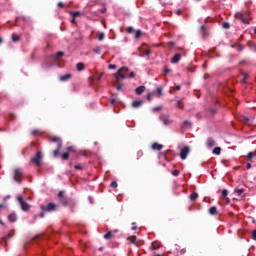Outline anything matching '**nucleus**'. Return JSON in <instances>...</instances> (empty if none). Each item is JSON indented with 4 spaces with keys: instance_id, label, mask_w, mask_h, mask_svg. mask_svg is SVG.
<instances>
[{
    "instance_id": "f257e3e1",
    "label": "nucleus",
    "mask_w": 256,
    "mask_h": 256,
    "mask_svg": "<svg viewBox=\"0 0 256 256\" xmlns=\"http://www.w3.org/2000/svg\"><path fill=\"white\" fill-rule=\"evenodd\" d=\"M128 72V68L126 66L121 67L118 69V72L114 74L115 79L117 80L116 84H115V89H117V91H121L123 89V84L119 83L122 80L127 79V76H125V73Z\"/></svg>"
},
{
    "instance_id": "f03ea898",
    "label": "nucleus",
    "mask_w": 256,
    "mask_h": 256,
    "mask_svg": "<svg viewBox=\"0 0 256 256\" xmlns=\"http://www.w3.org/2000/svg\"><path fill=\"white\" fill-rule=\"evenodd\" d=\"M48 141L50 143H56V149L53 150V157H59V152L62 149L63 143H62V139L58 136H50L48 137Z\"/></svg>"
},
{
    "instance_id": "7ed1b4c3",
    "label": "nucleus",
    "mask_w": 256,
    "mask_h": 256,
    "mask_svg": "<svg viewBox=\"0 0 256 256\" xmlns=\"http://www.w3.org/2000/svg\"><path fill=\"white\" fill-rule=\"evenodd\" d=\"M59 206L58 204L50 202L49 204H46L45 206H41V212H56L58 210Z\"/></svg>"
},
{
    "instance_id": "20e7f679",
    "label": "nucleus",
    "mask_w": 256,
    "mask_h": 256,
    "mask_svg": "<svg viewBox=\"0 0 256 256\" xmlns=\"http://www.w3.org/2000/svg\"><path fill=\"white\" fill-rule=\"evenodd\" d=\"M235 18L242 21L243 24H249V13L248 12H238L235 14Z\"/></svg>"
},
{
    "instance_id": "39448f33",
    "label": "nucleus",
    "mask_w": 256,
    "mask_h": 256,
    "mask_svg": "<svg viewBox=\"0 0 256 256\" xmlns=\"http://www.w3.org/2000/svg\"><path fill=\"white\" fill-rule=\"evenodd\" d=\"M42 152L37 151L35 156L31 158V163L36 165V167H41L42 165Z\"/></svg>"
},
{
    "instance_id": "423d86ee",
    "label": "nucleus",
    "mask_w": 256,
    "mask_h": 256,
    "mask_svg": "<svg viewBox=\"0 0 256 256\" xmlns=\"http://www.w3.org/2000/svg\"><path fill=\"white\" fill-rule=\"evenodd\" d=\"M58 199L63 206L67 207L69 205L68 198L65 195V191H59Z\"/></svg>"
},
{
    "instance_id": "0eeeda50",
    "label": "nucleus",
    "mask_w": 256,
    "mask_h": 256,
    "mask_svg": "<svg viewBox=\"0 0 256 256\" xmlns=\"http://www.w3.org/2000/svg\"><path fill=\"white\" fill-rule=\"evenodd\" d=\"M23 178V170L20 168H17L14 170V181L18 183V185L21 184V179Z\"/></svg>"
},
{
    "instance_id": "6e6552de",
    "label": "nucleus",
    "mask_w": 256,
    "mask_h": 256,
    "mask_svg": "<svg viewBox=\"0 0 256 256\" xmlns=\"http://www.w3.org/2000/svg\"><path fill=\"white\" fill-rule=\"evenodd\" d=\"M189 153H190L189 146H185V147L181 148V150H180V158H181V160H186L187 159V155H189Z\"/></svg>"
},
{
    "instance_id": "1a4fd4ad",
    "label": "nucleus",
    "mask_w": 256,
    "mask_h": 256,
    "mask_svg": "<svg viewBox=\"0 0 256 256\" xmlns=\"http://www.w3.org/2000/svg\"><path fill=\"white\" fill-rule=\"evenodd\" d=\"M18 203H20L22 211L27 212L30 209V205L23 200V197H18Z\"/></svg>"
},
{
    "instance_id": "9d476101",
    "label": "nucleus",
    "mask_w": 256,
    "mask_h": 256,
    "mask_svg": "<svg viewBox=\"0 0 256 256\" xmlns=\"http://www.w3.org/2000/svg\"><path fill=\"white\" fill-rule=\"evenodd\" d=\"M139 51L142 52V54H140V57H150L151 56V51L150 50H144V48L139 47Z\"/></svg>"
},
{
    "instance_id": "9b49d317",
    "label": "nucleus",
    "mask_w": 256,
    "mask_h": 256,
    "mask_svg": "<svg viewBox=\"0 0 256 256\" xmlns=\"http://www.w3.org/2000/svg\"><path fill=\"white\" fill-rule=\"evenodd\" d=\"M145 90H146L145 86H138V88L135 89V93L136 95L141 96L142 93L145 92Z\"/></svg>"
},
{
    "instance_id": "f8f14e48",
    "label": "nucleus",
    "mask_w": 256,
    "mask_h": 256,
    "mask_svg": "<svg viewBox=\"0 0 256 256\" xmlns=\"http://www.w3.org/2000/svg\"><path fill=\"white\" fill-rule=\"evenodd\" d=\"M180 59H181V55L180 54L174 55L173 58H171V64H178Z\"/></svg>"
},
{
    "instance_id": "ddd939ff",
    "label": "nucleus",
    "mask_w": 256,
    "mask_h": 256,
    "mask_svg": "<svg viewBox=\"0 0 256 256\" xmlns=\"http://www.w3.org/2000/svg\"><path fill=\"white\" fill-rule=\"evenodd\" d=\"M206 146L211 148L215 146V140L213 138L206 139Z\"/></svg>"
},
{
    "instance_id": "4468645a",
    "label": "nucleus",
    "mask_w": 256,
    "mask_h": 256,
    "mask_svg": "<svg viewBox=\"0 0 256 256\" xmlns=\"http://www.w3.org/2000/svg\"><path fill=\"white\" fill-rule=\"evenodd\" d=\"M159 248H161V243L156 242V241L152 242V245L150 246V249L155 251V250H158Z\"/></svg>"
},
{
    "instance_id": "2eb2a0df",
    "label": "nucleus",
    "mask_w": 256,
    "mask_h": 256,
    "mask_svg": "<svg viewBox=\"0 0 256 256\" xmlns=\"http://www.w3.org/2000/svg\"><path fill=\"white\" fill-rule=\"evenodd\" d=\"M72 79V75L71 74H65L63 76H60V81L62 82H66Z\"/></svg>"
},
{
    "instance_id": "dca6fc26",
    "label": "nucleus",
    "mask_w": 256,
    "mask_h": 256,
    "mask_svg": "<svg viewBox=\"0 0 256 256\" xmlns=\"http://www.w3.org/2000/svg\"><path fill=\"white\" fill-rule=\"evenodd\" d=\"M142 105H144V101L142 100L132 102V107L134 108H140Z\"/></svg>"
},
{
    "instance_id": "f3484780",
    "label": "nucleus",
    "mask_w": 256,
    "mask_h": 256,
    "mask_svg": "<svg viewBox=\"0 0 256 256\" xmlns=\"http://www.w3.org/2000/svg\"><path fill=\"white\" fill-rule=\"evenodd\" d=\"M163 149V145L159 143H153L152 144V150L161 151Z\"/></svg>"
},
{
    "instance_id": "a211bd4d",
    "label": "nucleus",
    "mask_w": 256,
    "mask_h": 256,
    "mask_svg": "<svg viewBox=\"0 0 256 256\" xmlns=\"http://www.w3.org/2000/svg\"><path fill=\"white\" fill-rule=\"evenodd\" d=\"M70 15H72L73 18H77V17H84L85 13L83 12H70Z\"/></svg>"
},
{
    "instance_id": "6ab92c4d",
    "label": "nucleus",
    "mask_w": 256,
    "mask_h": 256,
    "mask_svg": "<svg viewBox=\"0 0 256 256\" xmlns=\"http://www.w3.org/2000/svg\"><path fill=\"white\" fill-rule=\"evenodd\" d=\"M8 221H10L11 223H14L17 221V216L14 213H11L10 215H8Z\"/></svg>"
},
{
    "instance_id": "aec40b11",
    "label": "nucleus",
    "mask_w": 256,
    "mask_h": 256,
    "mask_svg": "<svg viewBox=\"0 0 256 256\" xmlns=\"http://www.w3.org/2000/svg\"><path fill=\"white\" fill-rule=\"evenodd\" d=\"M76 70L81 72L83 70H85V64H83L82 62H79L76 64Z\"/></svg>"
},
{
    "instance_id": "412c9836",
    "label": "nucleus",
    "mask_w": 256,
    "mask_h": 256,
    "mask_svg": "<svg viewBox=\"0 0 256 256\" xmlns=\"http://www.w3.org/2000/svg\"><path fill=\"white\" fill-rule=\"evenodd\" d=\"M209 214H211L212 216H217L218 215L217 207H210Z\"/></svg>"
},
{
    "instance_id": "4be33fe9",
    "label": "nucleus",
    "mask_w": 256,
    "mask_h": 256,
    "mask_svg": "<svg viewBox=\"0 0 256 256\" xmlns=\"http://www.w3.org/2000/svg\"><path fill=\"white\" fill-rule=\"evenodd\" d=\"M127 240L129 243L137 245V236H129Z\"/></svg>"
},
{
    "instance_id": "5701e85b",
    "label": "nucleus",
    "mask_w": 256,
    "mask_h": 256,
    "mask_svg": "<svg viewBox=\"0 0 256 256\" xmlns=\"http://www.w3.org/2000/svg\"><path fill=\"white\" fill-rule=\"evenodd\" d=\"M254 157H256V151L247 154V160H249V162H252Z\"/></svg>"
},
{
    "instance_id": "b1692460",
    "label": "nucleus",
    "mask_w": 256,
    "mask_h": 256,
    "mask_svg": "<svg viewBox=\"0 0 256 256\" xmlns=\"http://www.w3.org/2000/svg\"><path fill=\"white\" fill-rule=\"evenodd\" d=\"M65 54L63 52H58L56 55L53 57V60L58 61L60 60Z\"/></svg>"
},
{
    "instance_id": "393cba45",
    "label": "nucleus",
    "mask_w": 256,
    "mask_h": 256,
    "mask_svg": "<svg viewBox=\"0 0 256 256\" xmlns=\"http://www.w3.org/2000/svg\"><path fill=\"white\" fill-rule=\"evenodd\" d=\"M197 198H198V193L197 192H192V194L190 195V200L192 202H195Z\"/></svg>"
},
{
    "instance_id": "a878e982",
    "label": "nucleus",
    "mask_w": 256,
    "mask_h": 256,
    "mask_svg": "<svg viewBox=\"0 0 256 256\" xmlns=\"http://www.w3.org/2000/svg\"><path fill=\"white\" fill-rule=\"evenodd\" d=\"M113 237H114V234L111 231L107 232V234L104 235V239H107V240L112 239Z\"/></svg>"
},
{
    "instance_id": "bb28decb",
    "label": "nucleus",
    "mask_w": 256,
    "mask_h": 256,
    "mask_svg": "<svg viewBox=\"0 0 256 256\" xmlns=\"http://www.w3.org/2000/svg\"><path fill=\"white\" fill-rule=\"evenodd\" d=\"M221 151H222V149L220 147H216V148H214V150H212V153H214L216 155H221Z\"/></svg>"
},
{
    "instance_id": "cd10ccee",
    "label": "nucleus",
    "mask_w": 256,
    "mask_h": 256,
    "mask_svg": "<svg viewBox=\"0 0 256 256\" xmlns=\"http://www.w3.org/2000/svg\"><path fill=\"white\" fill-rule=\"evenodd\" d=\"M242 76H243L242 83L246 84V80H248V79H249V74H248V73L243 72V73H242Z\"/></svg>"
},
{
    "instance_id": "c85d7f7f",
    "label": "nucleus",
    "mask_w": 256,
    "mask_h": 256,
    "mask_svg": "<svg viewBox=\"0 0 256 256\" xmlns=\"http://www.w3.org/2000/svg\"><path fill=\"white\" fill-rule=\"evenodd\" d=\"M240 121H242L244 124H249L250 119L246 116H242L240 118Z\"/></svg>"
},
{
    "instance_id": "c756f323",
    "label": "nucleus",
    "mask_w": 256,
    "mask_h": 256,
    "mask_svg": "<svg viewBox=\"0 0 256 256\" xmlns=\"http://www.w3.org/2000/svg\"><path fill=\"white\" fill-rule=\"evenodd\" d=\"M144 156V152H142L141 150H139L137 153H136V160H139L141 159V157Z\"/></svg>"
},
{
    "instance_id": "7c9ffc66",
    "label": "nucleus",
    "mask_w": 256,
    "mask_h": 256,
    "mask_svg": "<svg viewBox=\"0 0 256 256\" xmlns=\"http://www.w3.org/2000/svg\"><path fill=\"white\" fill-rule=\"evenodd\" d=\"M162 122L164 125H170V120L168 117H164V118L162 117Z\"/></svg>"
},
{
    "instance_id": "2f4dec72",
    "label": "nucleus",
    "mask_w": 256,
    "mask_h": 256,
    "mask_svg": "<svg viewBox=\"0 0 256 256\" xmlns=\"http://www.w3.org/2000/svg\"><path fill=\"white\" fill-rule=\"evenodd\" d=\"M156 92H157V95L162 96L163 95V88L162 87H157Z\"/></svg>"
},
{
    "instance_id": "473e14b6",
    "label": "nucleus",
    "mask_w": 256,
    "mask_h": 256,
    "mask_svg": "<svg viewBox=\"0 0 256 256\" xmlns=\"http://www.w3.org/2000/svg\"><path fill=\"white\" fill-rule=\"evenodd\" d=\"M41 134H42L41 130H32V135H34V136H38Z\"/></svg>"
},
{
    "instance_id": "72a5a7b5",
    "label": "nucleus",
    "mask_w": 256,
    "mask_h": 256,
    "mask_svg": "<svg viewBox=\"0 0 256 256\" xmlns=\"http://www.w3.org/2000/svg\"><path fill=\"white\" fill-rule=\"evenodd\" d=\"M12 39L14 42H18L20 41V36H18L17 34H13Z\"/></svg>"
},
{
    "instance_id": "f704fd0d",
    "label": "nucleus",
    "mask_w": 256,
    "mask_h": 256,
    "mask_svg": "<svg viewBox=\"0 0 256 256\" xmlns=\"http://www.w3.org/2000/svg\"><path fill=\"white\" fill-rule=\"evenodd\" d=\"M243 192H245L244 189H235V193L238 194L239 196H241Z\"/></svg>"
},
{
    "instance_id": "c9c22d12",
    "label": "nucleus",
    "mask_w": 256,
    "mask_h": 256,
    "mask_svg": "<svg viewBox=\"0 0 256 256\" xmlns=\"http://www.w3.org/2000/svg\"><path fill=\"white\" fill-rule=\"evenodd\" d=\"M179 174H180V171H179V170H173V171L171 172V175H173L174 177H178Z\"/></svg>"
},
{
    "instance_id": "e433bc0d",
    "label": "nucleus",
    "mask_w": 256,
    "mask_h": 256,
    "mask_svg": "<svg viewBox=\"0 0 256 256\" xmlns=\"http://www.w3.org/2000/svg\"><path fill=\"white\" fill-rule=\"evenodd\" d=\"M126 31L128 32V34H134L135 30L133 27H128V29H126Z\"/></svg>"
},
{
    "instance_id": "4c0bfd02",
    "label": "nucleus",
    "mask_w": 256,
    "mask_h": 256,
    "mask_svg": "<svg viewBox=\"0 0 256 256\" xmlns=\"http://www.w3.org/2000/svg\"><path fill=\"white\" fill-rule=\"evenodd\" d=\"M104 33H98V41H103L104 40Z\"/></svg>"
},
{
    "instance_id": "58836bf2",
    "label": "nucleus",
    "mask_w": 256,
    "mask_h": 256,
    "mask_svg": "<svg viewBox=\"0 0 256 256\" xmlns=\"http://www.w3.org/2000/svg\"><path fill=\"white\" fill-rule=\"evenodd\" d=\"M110 187H111L112 189H116V188L118 187L117 182L112 181L111 184H110Z\"/></svg>"
},
{
    "instance_id": "ea45409f",
    "label": "nucleus",
    "mask_w": 256,
    "mask_h": 256,
    "mask_svg": "<svg viewBox=\"0 0 256 256\" xmlns=\"http://www.w3.org/2000/svg\"><path fill=\"white\" fill-rule=\"evenodd\" d=\"M93 52H94L95 54H101V49H100V47L94 48V49H93Z\"/></svg>"
},
{
    "instance_id": "a19ab883",
    "label": "nucleus",
    "mask_w": 256,
    "mask_h": 256,
    "mask_svg": "<svg viewBox=\"0 0 256 256\" xmlns=\"http://www.w3.org/2000/svg\"><path fill=\"white\" fill-rule=\"evenodd\" d=\"M222 27H223V29H229L230 25L228 22H223Z\"/></svg>"
},
{
    "instance_id": "79ce46f5",
    "label": "nucleus",
    "mask_w": 256,
    "mask_h": 256,
    "mask_svg": "<svg viewBox=\"0 0 256 256\" xmlns=\"http://www.w3.org/2000/svg\"><path fill=\"white\" fill-rule=\"evenodd\" d=\"M67 152L75 153V148H73V146L67 147Z\"/></svg>"
},
{
    "instance_id": "37998d69",
    "label": "nucleus",
    "mask_w": 256,
    "mask_h": 256,
    "mask_svg": "<svg viewBox=\"0 0 256 256\" xmlns=\"http://www.w3.org/2000/svg\"><path fill=\"white\" fill-rule=\"evenodd\" d=\"M69 159V154L68 153H63L62 154V160H68Z\"/></svg>"
},
{
    "instance_id": "c03bdc74",
    "label": "nucleus",
    "mask_w": 256,
    "mask_h": 256,
    "mask_svg": "<svg viewBox=\"0 0 256 256\" xmlns=\"http://www.w3.org/2000/svg\"><path fill=\"white\" fill-rule=\"evenodd\" d=\"M141 35H142V32H141L140 30H138V31H136V33H135V38H136V39H139V37H141Z\"/></svg>"
},
{
    "instance_id": "a18cd8bd",
    "label": "nucleus",
    "mask_w": 256,
    "mask_h": 256,
    "mask_svg": "<svg viewBox=\"0 0 256 256\" xmlns=\"http://www.w3.org/2000/svg\"><path fill=\"white\" fill-rule=\"evenodd\" d=\"M162 106H157V107H154L153 108V112H158V111H161L162 110Z\"/></svg>"
},
{
    "instance_id": "49530a36",
    "label": "nucleus",
    "mask_w": 256,
    "mask_h": 256,
    "mask_svg": "<svg viewBox=\"0 0 256 256\" xmlns=\"http://www.w3.org/2000/svg\"><path fill=\"white\" fill-rule=\"evenodd\" d=\"M74 169L83 170V166L82 165H74Z\"/></svg>"
},
{
    "instance_id": "de8ad7c7",
    "label": "nucleus",
    "mask_w": 256,
    "mask_h": 256,
    "mask_svg": "<svg viewBox=\"0 0 256 256\" xmlns=\"http://www.w3.org/2000/svg\"><path fill=\"white\" fill-rule=\"evenodd\" d=\"M108 69L116 70V69H117V66L114 65V64H110V66H108Z\"/></svg>"
},
{
    "instance_id": "09e8293b",
    "label": "nucleus",
    "mask_w": 256,
    "mask_h": 256,
    "mask_svg": "<svg viewBox=\"0 0 256 256\" xmlns=\"http://www.w3.org/2000/svg\"><path fill=\"white\" fill-rule=\"evenodd\" d=\"M116 103H117V98H111V105L115 106Z\"/></svg>"
},
{
    "instance_id": "8fccbe9b",
    "label": "nucleus",
    "mask_w": 256,
    "mask_h": 256,
    "mask_svg": "<svg viewBox=\"0 0 256 256\" xmlns=\"http://www.w3.org/2000/svg\"><path fill=\"white\" fill-rule=\"evenodd\" d=\"M177 107L183 109V103L181 101H177Z\"/></svg>"
},
{
    "instance_id": "3c124183",
    "label": "nucleus",
    "mask_w": 256,
    "mask_h": 256,
    "mask_svg": "<svg viewBox=\"0 0 256 256\" xmlns=\"http://www.w3.org/2000/svg\"><path fill=\"white\" fill-rule=\"evenodd\" d=\"M228 196V190H222V197Z\"/></svg>"
},
{
    "instance_id": "603ef678",
    "label": "nucleus",
    "mask_w": 256,
    "mask_h": 256,
    "mask_svg": "<svg viewBox=\"0 0 256 256\" xmlns=\"http://www.w3.org/2000/svg\"><path fill=\"white\" fill-rule=\"evenodd\" d=\"M210 112H211L212 115H215V114H217V109L216 108H211Z\"/></svg>"
},
{
    "instance_id": "864d4df0",
    "label": "nucleus",
    "mask_w": 256,
    "mask_h": 256,
    "mask_svg": "<svg viewBox=\"0 0 256 256\" xmlns=\"http://www.w3.org/2000/svg\"><path fill=\"white\" fill-rule=\"evenodd\" d=\"M45 213H46V212L42 211L41 213H39V216H38V217L41 218V219H43V218L45 217Z\"/></svg>"
},
{
    "instance_id": "5fc2aeb1",
    "label": "nucleus",
    "mask_w": 256,
    "mask_h": 256,
    "mask_svg": "<svg viewBox=\"0 0 256 256\" xmlns=\"http://www.w3.org/2000/svg\"><path fill=\"white\" fill-rule=\"evenodd\" d=\"M252 239L254 240V241H256V229L253 231V233H252Z\"/></svg>"
},
{
    "instance_id": "6e6d98bb",
    "label": "nucleus",
    "mask_w": 256,
    "mask_h": 256,
    "mask_svg": "<svg viewBox=\"0 0 256 256\" xmlns=\"http://www.w3.org/2000/svg\"><path fill=\"white\" fill-rule=\"evenodd\" d=\"M170 72H172V70L171 69H164V75H167V74H169Z\"/></svg>"
},
{
    "instance_id": "4d7b16f0",
    "label": "nucleus",
    "mask_w": 256,
    "mask_h": 256,
    "mask_svg": "<svg viewBox=\"0 0 256 256\" xmlns=\"http://www.w3.org/2000/svg\"><path fill=\"white\" fill-rule=\"evenodd\" d=\"M134 77H135V72L129 73V76H128L129 79H132V78H134Z\"/></svg>"
},
{
    "instance_id": "13d9d810",
    "label": "nucleus",
    "mask_w": 256,
    "mask_h": 256,
    "mask_svg": "<svg viewBox=\"0 0 256 256\" xmlns=\"http://www.w3.org/2000/svg\"><path fill=\"white\" fill-rule=\"evenodd\" d=\"M58 7H59L60 9H63V8L65 7V5L63 4V2H59V3H58Z\"/></svg>"
},
{
    "instance_id": "bf43d9fd",
    "label": "nucleus",
    "mask_w": 256,
    "mask_h": 256,
    "mask_svg": "<svg viewBox=\"0 0 256 256\" xmlns=\"http://www.w3.org/2000/svg\"><path fill=\"white\" fill-rule=\"evenodd\" d=\"M146 98L148 99V101H152V94L149 93V94L146 96Z\"/></svg>"
},
{
    "instance_id": "052dcab7",
    "label": "nucleus",
    "mask_w": 256,
    "mask_h": 256,
    "mask_svg": "<svg viewBox=\"0 0 256 256\" xmlns=\"http://www.w3.org/2000/svg\"><path fill=\"white\" fill-rule=\"evenodd\" d=\"M251 168H252V164L251 163H247L246 170H250Z\"/></svg>"
},
{
    "instance_id": "680f3d73",
    "label": "nucleus",
    "mask_w": 256,
    "mask_h": 256,
    "mask_svg": "<svg viewBox=\"0 0 256 256\" xmlns=\"http://www.w3.org/2000/svg\"><path fill=\"white\" fill-rule=\"evenodd\" d=\"M183 125H184V126H190L191 123H190V121H184V122H183Z\"/></svg>"
},
{
    "instance_id": "e2e57ef3",
    "label": "nucleus",
    "mask_w": 256,
    "mask_h": 256,
    "mask_svg": "<svg viewBox=\"0 0 256 256\" xmlns=\"http://www.w3.org/2000/svg\"><path fill=\"white\" fill-rule=\"evenodd\" d=\"M10 237H12L11 234H7V236L4 237V239H9Z\"/></svg>"
},
{
    "instance_id": "0e129e2a",
    "label": "nucleus",
    "mask_w": 256,
    "mask_h": 256,
    "mask_svg": "<svg viewBox=\"0 0 256 256\" xmlns=\"http://www.w3.org/2000/svg\"><path fill=\"white\" fill-rule=\"evenodd\" d=\"M181 90V86L180 85H177L176 86V91H180Z\"/></svg>"
},
{
    "instance_id": "69168bd1",
    "label": "nucleus",
    "mask_w": 256,
    "mask_h": 256,
    "mask_svg": "<svg viewBox=\"0 0 256 256\" xmlns=\"http://www.w3.org/2000/svg\"><path fill=\"white\" fill-rule=\"evenodd\" d=\"M176 14H177L178 16H180V15H181V10H177V11H176Z\"/></svg>"
},
{
    "instance_id": "338daca9",
    "label": "nucleus",
    "mask_w": 256,
    "mask_h": 256,
    "mask_svg": "<svg viewBox=\"0 0 256 256\" xmlns=\"http://www.w3.org/2000/svg\"><path fill=\"white\" fill-rule=\"evenodd\" d=\"M201 30H202V32H204V34H205V26H201Z\"/></svg>"
},
{
    "instance_id": "774afa93",
    "label": "nucleus",
    "mask_w": 256,
    "mask_h": 256,
    "mask_svg": "<svg viewBox=\"0 0 256 256\" xmlns=\"http://www.w3.org/2000/svg\"><path fill=\"white\" fill-rule=\"evenodd\" d=\"M14 119V114H10V120Z\"/></svg>"
}]
</instances>
